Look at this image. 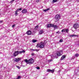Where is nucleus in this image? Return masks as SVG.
<instances>
[{
    "mask_svg": "<svg viewBox=\"0 0 79 79\" xmlns=\"http://www.w3.org/2000/svg\"><path fill=\"white\" fill-rule=\"evenodd\" d=\"M63 55V50H61L60 52H57L56 54H55L54 55H52L51 56V58H54L55 57H56V56H60Z\"/></svg>",
    "mask_w": 79,
    "mask_h": 79,
    "instance_id": "1",
    "label": "nucleus"
},
{
    "mask_svg": "<svg viewBox=\"0 0 79 79\" xmlns=\"http://www.w3.org/2000/svg\"><path fill=\"white\" fill-rule=\"evenodd\" d=\"M47 27H54L55 29H57V27L56 25H55L53 24H49L47 25Z\"/></svg>",
    "mask_w": 79,
    "mask_h": 79,
    "instance_id": "2",
    "label": "nucleus"
},
{
    "mask_svg": "<svg viewBox=\"0 0 79 79\" xmlns=\"http://www.w3.org/2000/svg\"><path fill=\"white\" fill-rule=\"evenodd\" d=\"M44 44V43H42V42H41L40 44V48H44V47H45V44Z\"/></svg>",
    "mask_w": 79,
    "mask_h": 79,
    "instance_id": "3",
    "label": "nucleus"
},
{
    "mask_svg": "<svg viewBox=\"0 0 79 79\" xmlns=\"http://www.w3.org/2000/svg\"><path fill=\"white\" fill-rule=\"evenodd\" d=\"M20 10V11H21V10H22V9L21 8H20L19 9H18L17 10H16L15 11V16H18V12L19 11V10Z\"/></svg>",
    "mask_w": 79,
    "mask_h": 79,
    "instance_id": "4",
    "label": "nucleus"
},
{
    "mask_svg": "<svg viewBox=\"0 0 79 79\" xmlns=\"http://www.w3.org/2000/svg\"><path fill=\"white\" fill-rule=\"evenodd\" d=\"M60 15L58 14H57L55 16V19H56L57 20H59L60 19Z\"/></svg>",
    "mask_w": 79,
    "mask_h": 79,
    "instance_id": "5",
    "label": "nucleus"
},
{
    "mask_svg": "<svg viewBox=\"0 0 79 79\" xmlns=\"http://www.w3.org/2000/svg\"><path fill=\"white\" fill-rule=\"evenodd\" d=\"M21 58H17L14 59V61L15 62H18L21 60Z\"/></svg>",
    "mask_w": 79,
    "mask_h": 79,
    "instance_id": "6",
    "label": "nucleus"
},
{
    "mask_svg": "<svg viewBox=\"0 0 79 79\" xmlns=\"http://www.w3.org/2000/svg\"><path fill=\"white\" fill-rule=\"evenodd\" d=\"M29 64H32L34 63V60L32 59H31L29 60Z\"/></svg>",
    "mask_w": 79,
    "mask_h": 79,
    "instance_id": "7",
    "label": "nucleus"
},
{
    "mask_svg": "<svg viewBox=\"0 0 79 79\" xmlns=\"http://www.w3.org/2000/svg\"><path fill=\"white\" fill-rule=\"evenodd\" d=\"M18 55H19V51H15L14 53V56H17Z\"/></svg>",
    "mask_w": 79,
    "mask_h": 79,
    "instance_id": "8",
    "label": "nucleus"
},
{
    "mask_svg": "<svg viewBox=\"0 0 79 79\" xmlns=\"http://www.w3.org/2000/svg\"><path fill=\"white\" fill-rule=\"evenodd\" d=\"M79 27V25L77 24H75L74 25V27H74V28L75 29H77V28H78V27Z\"/></svg>",
    "mask_w": 79,
    "mask_h": 79,
    "instance_id": "9",
    "label": "nucleus"
},
{
    "mask_svg": "<svg viewBox=\"0 0 79 79\" xmlns=\"http://www.w3.org/2000/svg\"><path fill=\"white\" fill-rule=\"evenodd\" d=\"M55 70H51L50 69H48L47 70V72H50L52 73H53Z\"/></svg>",
    "mask_w": 79,
    "mask_h": 79,
    "instance_id": "10",
    "label": "nucleus"
},
{
    "mask_svg": "<svg viewBox=\"0 0 79 79\" xmlns=\"http://www.w3.org/2000/svg\"><path fill=\"white\" fill-rule=\"evenodd\" d=\"M22 12L23 13H27V11L26 9H23L22 10Z\"/></svg>",
    "mask_w": 79,
    "mask_h": 79,
    "instance_id": "11",
    "label": "nucleus"
},
{
    "mask_svg": "<svg viewBox=\"0 0 79 79\" xmlns=\"http://www.w3.org/2000/svg\"><path fill=\"white\" fill-rule=\"evenodd\" d=\"M27 33L28 35H31L32 34V31H28L27 32Z\"/></svg>",
    "mask_w": 79,
    "mask_h": 79,
    "instance_id": "12",
    "label": "nucleus"
},
{
    "mask_svg": "<svg viewBox=\"0 0 79 79\" xmlns=\"http://www.w3.org/2000/svg\"><path fill=\"white\" fill-rule=\"evenodd\" d=\"M44 32V31L42 30H41L40 31L39 34H43Z\"/></svg>",
    "mask_w": 79,
    "mask_h": 79,
    "instance_id": "13",
    "label": "nucleus"
},
{
    "mask_svg": "<svg viewBox=\"0 0 79 79\" xmlns=\"http://www.w3.org/2000/svg\"><path fill=\"white\" fill-rule=\"evenodd\" d=\"M65 58H66V56L64 55L62 56L61 58V60H63V59H64Z\"/></svg>",
    "mask_w": 79,
    "mask_h": 79,
    "instance_id": "14",
    "label": "nucleus"
},
{
    "mask_svg": "<svg viewBox=\"0 0 79 79\" xmlns=\"http://www.w3.org/2000/svg\"><path fill=\"white\" fill-rule=\"evenodd\" d=\"M25 51L23 50L22 51H20L19 52V54H21V53H25Z\"/></svg>",
    "mask_w": 79,
    "mask_h": 79,
    "instance_id": "15",
    "label": "nucleus"
},
{
    "mask_svg": "<svg viewBox=\"0 0 79 79\" xmlns=\"http://www.w3.org/2000/svg\"><path fill=\"white\" fill-rule=\"evenodd\" d=\"M48 10H50V8H48L47 9H44V12H46V11H48Z\"/></svg>",
    "mask_w": 79,
    "mask_h": 79,
    "instance_id": "16",
    "label": "nucleus"
},
{
    "mask_svg": "<svg viewBox=\"0 0 79 79\" xmlns=\"http://www.w3.org/2000/svg\"><path fill=\"white\" fill-rule=\"evenodd\" d=\"M70 37H75V36H76V35L74 34L71 35H70Z\"/></svg>",
    "mask_w": 79,
    "mask_h": 79,
    "instance_id": "17",
    "label": "nucleus"
},
{
    "mask_svg": "<svg viewBox=\"0 0 79 79\" xmlns=\"http://www.w3.org/2000/svg\"><path fill=\"white\" fill-rule=\"evenodd\" d=\"M24 61H25V62H26V63H29V60H27V59H26Z\"/></svg>",
    "mask_w": 79,
    "mask_h": 79,
    "instance_id": "18",
    "label": "nucleus"
},
{
    "mask_svg": "<svg viewBox=\"0 0 79 79\" xmlns=\"http://www.w3.org/2000/svg\"><path fill=\"white\" fill-rule=\"evenodd\" d=\"M37 42V40H32V42L33 43H35V42Z\"/></svg>",
    "mask_w": 79,
    "mask_h": 79,
    "instance_id": "19",
    "label": "nucleus"
},
{
    "mask_svg": "<svg viewBox=\"0 0 79 79\" xmlns=\"http://www.w3.org/2000/svg\"><path fill=\"white\" fill-rule=\"evenodd\" d=\"M77 73H78V70H76L75 71V74H77Z\"/></svg>",
    "mask_w": 79,
    "mask_h": 79,
    "instance_id": "20",
    "label": "nucleus"
},
{
    "mask_svg": "<svg viewBox=\"0 0 79 79\" xmlns=\"http://www.w3.org/2000/svg\"><path fill=\"white\" fill-rule=\"evenodd\" d=\"M57 0H53L52 2H54V3H55L56 2H57Z\"/></svg>",
    "mask_w": 79,
    "mask_h": 79,
    "instance_id": "21",
    "label": "nucleus"
},
{
    "mask_svg": "<svg viewBox=\"0 0 79 79\" xmlns=\"http://www.w3.org/2000/svg\"><path fill=\"white\" fill-rule=\"evenodd\" d=\"M38 28V26H37L36 27H35V28H34V30H36Z\"/></svg>",
    "mask_w": 79,
    "mask_h": 79,
    "instance_id": "22",
    "label": "nucleus"
},
{
    "mask_svg": "<svg viewBox=\"0 0 79 79\" xmlns=\"http://www.w3.org/2000/svg\"><path fill=\"white\" fill-rule=\"evenodd\" d=\"M36 47H40V44H37V45L36 46Z\"/></svg>",
    "mask_w": 79,
    "mask_h": 79,
    "instance_id": "23",
    "label": "nucleus"
},
{
    "mask_svg": "<svg viewBox=\"0 0 79 79\" xmlns=\"http://www.w3.org/2000/svg\"><path fill=\"white\" fill-rule=\"evenodd\" d=\"M61 32H66V29H64L61 31Z\"/></svg>",
    "mask_w": 79,
    "mask_h": 79,
    "instance_id": "24",
    "label": "nucleus"
},
{
    "mask_svg": "<svg viewBox=\"0 0 79 79\" xmlns=\"http://www.w3.org/2000/svg\"><path fill=\"white\" fill-rule=\"evenodd\" d=\"M21 78V77L20 76H18L16 79H19Z\"/></svg>",
    "mask_w": 79,
    "mask_h": 79,
    "instance_id": "25",
    "label": "nucleus"
},
{
    "mask_svg": "<svg viewBox=\"0 0 79 79\" xmlns=\"http://www.w3.org/2000/svg\"><path fill=\"white\" fill-rule=\"evenodd\" d=\"M69 31V30L68 29H65V32H68Z\"/></svg>",
    "mask_w": 79,
    "mask_h": 79,
    "instance_id": "26",
    "label": "nucleus"
},
{
    "mask_svg": "<svg viewBox=\"0 0 79 79\" xmlns=\"http://www.w3.org/2000/svg\"><path fill=\"white\" fill-rule=\"evenodd\" d=\"M33 50L34 51H36V52H39V50L38 49H34Z\"/></svg>",
    "mask_w": 79,
    "mask_h": 79,
    "instance_id": "27",
    "label": "nucleus"
},
{
    "mask_svg": "<svg viewBox=\"0 0 79 79\" xmlns=\"http://www.w3.org/2000/svg\"><path fill=\"white\" fill-rule=\"evenodd\" d=\"M63 41V40L61 39L59 40V42H62Z\"/></svg>",
    "mask_w": 79,
    "mask_h": 79,
    "instance_id": "28",
    "label": "nucleus"
},
{
    "mask_svg": "<svg viewBox=\"0 0 79 79\" xmlns=\"http://www.w3.org/2000/svg\"><path fill=\"white\" fill-rule=\"evenodd\" d=\"M76 56H77V57H78V56H79V54H76L75 55Z\"/></svg>",
    "mask_w": 79,
    "mask_h": 79,
    "instance_id": "29",
    "label": "nucleus"
},
{
    "mask_svg": "<svg viewBox=\"0 0 79 79\" xmlns=\"http://www.w3.org/2000/svg\"><path fill=\"white\" fill-rule=\"evenodd\" d=\"M47 43V41H46V40H45L44 41V44H46Z\"/></svg>",
    "mask_w": 79,
    "mask_h": 79,
    "instance_id": "30",
    "label": "nucleus"
},
{
    "mask_svg": "<svg viewBox=\"0 0 79 79\" xmlns=\"http://www.w3.org/2000/svg\"><path fill=\"white\" fill-rule=\"evenodd\" d=\"M15 26H16V25L15 24H14V25H13L12 26V27L13 28L14 27H15Z\"/></svg>",
    "mask_w": 79,
    "mask_h": 79,
    "instance_id": "31",
    "label": "nucleus"
},
{
    "mask_svg": "<svg viewBox=\"0 0 79 79\" xmlns=\"http://www.w3.org/2000/svg\"><path fill=\"white\" fill-rule=\"evenodd\" d=\"M36 69H40V67H36Z\"/></svg>",
    "mask_w": 79,
    "mask_h": 79,
    "instance_id": "32",
    "label": "nucleus"
},
{
    "mask_svg": "<svg viewBox=\"0 0 79 79\" xmlns=\"http://www.w3.org/2000/svg\"><path fill=\"white\" fill-rule=\"evenodd\" d=\"M35 55V54L34 53H33L31 54V55L32 56H34V55Z\"/></svg>",
    "mask_w": 79,
    "mask_h": 79,
    "instance_id": "33",
    "label": "nucleus"
},
{
    "mask_svg": "<svg viewBox=\"0 0 79 79\" xmlns=\"http://www.w3.org/2000/svg\"><path fill=\"white\" fill-rule=\"evenodd\" d=\"M13 2H14V1H13V0H12V1H11L10 2V3H13Z\"/></svg>",
    "mask_w": 79,
    "mask_h": 79,
    "instance_id": "34",
    "label": "nucleus"
},
{
    "mask_svg": "<svg viewBox=\"0 0 79 79\" xmlns=\"http://www.w3.org/2000/svg\"><path fill=\"white\" fill-rule=\"evenodd\" d=\"M17 68H18V69H20V68L19 67V66H17Z\"/></svg>",
    "mask_w": 79,
    "mask_h": 79,
    "instance_id": "35",
    "label": "nucleus"
},
{
    "mask_svg": "<svg viewBox=\"0 0 79 79\" xmlns=\"http://www.w3.org/2000/svg\"><path fill=\"white\" fill-rule=\"evenodd\" d=\"M59 32H60L59 31H57L56 32V34H59Z\"/></svg>",
    "mask_w": 79,
    "mask_h": 79,
    "instance_id": "36",
    "label": "nucleus"
},
{
    "mask_svg": "<svg viewBox=\"0 0 79 79\" xmlns=\"http://www.w3.org/2000/svg\"><path fill=\"white\" fill-rule=\"evenodd\" d=\"M39 2V0H37L36 1V2Z\"/></svg>",
    "mask_w": 79,
    "mask_h": 79,
    "instance_id": "37",
    "label": "nucleus"
},
{
    "mask_svg": "<svg viewBox=\"0 0 79 79\" xmlns=\"http://www.w3.org/2000/svg\"><path fill=\"white\" fill-rule=\"evenodd\" d=\"M2 21H0V23H2Z\"/></svg>",
    "mask_w": 79,
    "mask_h": 79,
    "instance_id": "38",
    "label": "nucleus"
},
{
    "mask_svg": "<svg viewBox=\"0 0 79 79\" xmlns=\"http://www.w3.org/2000/svg\"><path fill=\"white\" fill-rule=\"evenodd\" d=\"M52 61V60H49L50 61Z\"/></svg>",
    "mask_w": 79,
    "mask_h": 79,
    "instance_id": "39",
    "label": "nucleus"
},
{
    "mask_svg": "<svg viewBox=\"0 0 79 79\" xmlns=\"http://www.w3.org/2000/svg\"><path fill=\"white\" fill-rule=\"evenodd\" d=\"M15 0H13V1H15Z\"/></svg>",
    "mask_w": 79,
    "mask_h": 79,
    "instance_id": "40",
    "label": "nucleus"
},
{
    "mask_svg": "<svg viewBox=\"0 0 79 79\" xmlns=\"http://www.w3.org/2000/svg\"><path fill=\"white\" fill-rule=\"evenodd\" d=\"M34 33H35V31H34Z\"/></svg>",
    "mask_w": 79,
    "mask_h": 79,
    "instance_id": "41",
    "label": "nucleus"
},
{
    "mask_svg": "<svg viewBox=\"0 0 79 79\" xmlns=\"http://www.w3.org/2000/svg\"><path fill=\"white\" fill-rule=\"evenodd\" d=\"M59 72H60V71H59Z\"/></svg>",
    "mask_w": 79,
    "mask_h": 79,
    "instance_id": "42",
    "label": "nucleus"
},
{
    "mask_svg": "<svg viewBox=\"0 0 79 79\" xmlns=\"http://www.w3.org/2000/svg\"><path fill=\"white\" fill-rule=\"evenodd\" d=\"M73 59H74V58H73Z\"/></svg>",
    "mask_w": 79,
    "mask_h": 79,
    "instance_id": "43",
    "label": "nucleus"
}]
</instances>
